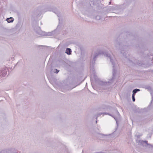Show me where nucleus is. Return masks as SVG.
Instances as JSON below:
<instances>
[{"instance_id": "obj_10", "label": "nucleus", "mask_w": 153, "mask_h": 153, "mask_svg": "<svg viewBox=\"0 0 153 153\" xmlns=\"http://www.w3.org/2000/svg\"><path fill=\"white\" fill-rule=\"evenodd\" d=\"M140 90L136 88L133 90L132 92L133 93V94H135L138 91H140Z\"/></svg>"}, {"instance_id": "obj_12", "label": "nucleus", "mask_w": 153, "mask_h": 153, "mask_svg": "<svg viewBox=\"0 0 153 153\" xmlns=\"http://www.w3.org/2000/svg\"><path fill=\"white\" fill-rule=\"evenodd\" d=\"M108 114L107 113H101L99 114H98L97 117H96V119L97 120V117H99V116H100L101 115V114Z\"/></svg>"}, {"instance_id": "obj_21", "label": "nucleus", "mask_w": 153, "mask_h": 153, "mask_svg": "<svg viewBox=\"0 0 153 153\" xmlns=\"http://www.w3.org/2000/svg\"><path fill=\"white\" fill-rule=\"evenodd\" d=\"M97 123V120L96 121V123Z\"/></svg>"}, {"instance_id": "obj_4", "label": "nucleus", "mask_w": 153, "mask_h": 153, "mask_svg": "<svg viewBox=\"0 0 153 153\" xmlns=\"http://www.w3.org/2000/svg\"><path fill=\"white\" fill-rule=\"evenodd\" d=\"M123 47V46H122V45L119 43H116L115 44V49L117 50H121V53L124 54V53L123 52L122 50V48L124 50V48ZM123 51H124V50H123Z\"/></svg>"}, {"instance_id": "obj_7", "label": "nucleus", "mask_w": 153, "mask_h": 153, "mask_svg": "<svg viewBox=\"0 0 153 153\" xmlns=\"http://www.w3.org/2000/svg\"><path fill=\"white\" fill-rule=\"evenodd\" d=\"M139 142L141 144H143V143H145L146 144H147V145L150 146L149 147H153V145H151L150 144H148V141H143V140H140L139 141Z\"/></svg>"}, {"instance_id": "obj_5", "label": "nucleus", "mask_w": 153, "mask_h": 153, "mask_svg": "<svg viewBox=\"0 0 153 153\" xmlns=\"http://www.w3.org/2000/svg\"><path fill=\"white\" fill-rule=\"evenodd\" d=\"M47 11H52L54 13H55L57 15V16L58 17H59L60 14L57 11V10H54L52 8L48 7V10H47L45 11V12Z\"/></svg>"}, {"instance_id": "obj_6", "label": "nucleus", "mask_w": 153, "mask_h": 153, "mask_svg": "<svg viewBox=\"0 0 153 153\" xmlns=\"http://www.w3.org/2000/svg\"><path fill=\"white\" fill-rule=\"evenodd\" d=\"M7 74V71L6 69L0 70V77H3Z\"/></svg>"}, {"instance_id": "obj_1", "label": "nucleus", "mask_w": 153, "mask_h": 153, "mask_svg": "<svg viewBox=\"0 0 153 153\" xmlns=\"http://www.w3.org/2000/svg\"><path fill=\"white\" fill-rule=\"evenodd\" d=\"M100 54H104V56L108 57V59H109L110 60V61L113 65V76L112 78L109 81H108V82H104V83L105 84H108L110 85L114 79V77L115 76L116 74V70L115 69V62L116 61V60L115 59H112L111 56V55L108 54L107 53H105L104 52L100 51H97L95 52L94 53L92 52L91 57V63L90 67L91 72L93 74L95 73L94 68L95 62L96 60V58L97 57L98 55Z\"/></svg>"}, {"instance_id": "obj_2", "label": "nucleus", "mask_w": 153, "mask_h": 153, "mask_svg": "<svg viewBox=\"0 0 153 153\" xmlns=\"http://www.w3.org/2000/svg\"><path fill=\"white\" fill-rule=\"evenodd\" d=\"M35 30L38 35L39 36H50L52 35V32H49L46 33L45 32L42 31L41 30L40 27H36L35 28Z\"/></svg>"}, {"instance_id": "obj_15", "label": "nucleus", "mask_w": 153, "mask_h": 153, "mask_svg": "<svg viewBox=\"0 0 153 153\" xmlns=\"http://www.w3.org/2000/svg\"><path fill=\"white\" fill-rule=\"evenodd\" d=\"M96 18L97 19H100V16H97L96 17Z\"/></svg>"}, {"instance_id": "obj_20", "label": "nucleus", "mask_w": 153, "mask_h": 153, "mask_svg": "<svg viewBox=\"0 0 153 153\" xmlns=\"http://www.w3.org/2000/svg\"><path fill=\"white\" fill-rule=\"evenodd\" d=\"M140 63H139V64H138V65H140Z\"/></svg>"}, {"instance_id": "obj_11", "label": "nucleus", "mask_w": 153, "mask_h": 153, "mask_svg": "<svg viewBox=\"0 0 153 153\" xmlns=\"http://www.w3.org/2000/svg\"><path fill=\"white\" fill-rule=\"evenodd\" d=\"M135 96V94H132V101L133 102H134L135 101V99L134 97V96Z\"/></svg>"}, {"instance_id": "obj_14", "label": "nucleus", "mask_w": 153, "mask_h": 153, "mask_svg": "<svg viewBox=\"0 0 153 153\" xmlns=\"http://www.w3.org/2000/svg\"><path fill=\"white\" fill-rule=\"evenodd\" d=\"M116 113L117 115V117H120V114L117 111H116Z\"/></svg>"}, {"instance_id": "obj_8", "label": "nucleus", "mask_w": 153, "mask_h": 153, "mask_svg": "<svg viewBox=\"0 0 153 153\" xmlns=\"http://www.w3.org/2000/svg\"><path fill=\"white\" fill-rule=\"evenodd\" d=\"M14 19L13 18L10 17L9 18H7L6 21L8 23H10L13 22Z\"/></svg>"}, {"instance_id": "obj_19", "label": "nucleus", "mask_w": 153, "mask_h": 153, "mask_svg": "<svg viewBox=\"0 0 153 153\" xmlns=\"http://www.w3.org/2000/svg\"><path fill=\"white\" fill-rule=\"evenodd\" d=\"M108 114H108L109 115H110V114H108Z\"/></svg>"}, {"instance_id": "obj_18", "label": "nucleus", "mask_w": 153, "mask_h": 153, "mask_svg": "<svg viewBox=\"0 0 153 153\" xmlns=\"http://www.w3.org/2000/svg\"><path fill=\"white\" fill-rule=\"evenodd\" d=\"M111 3V2H109V4H110Z\"/></svg>"}, {"instance_id": "obj_13", "label": "nucleus", "mask_w": 153, "mask_h": 153, "mask_svg": "<svg viewBox=\"0 0 153 153\" xmlns=\"http://www.w3.org/2000/svg\"><path fill=\"white\" fill-rule=\"evenodd\" d=\"M59 71V70L57 69H55L53 70V72L55 73H57Z\"/></svg>"}, {"instance_id": "obj_9", "label": "nucleus", "mask_w": 153, "mask_h": 153, "mask_svg": "<svg viewBox=\"0 0 153 153\" xmlns=\"http://www.w3.org/2000/svg\"><path fill=\"white\" fill-rule=\"evenodd\" d=\"M65 53L68 55H71V49L69 48H67L66 50Z\"/></svg>"}, {"instance_id": "obj_17", "label": "nucleus", "mask_w": 153, "mask_h": 153, "mask_svg": "<svg viewBox=\"0 0 153 153\" xmlns=\"http://www.w3.org/2000/svg\"><path fill=\"white\" fill-rule=\"evenodd\" d=\"M152 100L151 101V102H153V96H152Z\"/></svg>"}, {"instance_id": "obj_16", "label": "nucleus", "mask_w": 153, "mask_h": 153, "mask_svg": "<svg viewBox=\"0 0 153 153\" xmlns=\"http://www.w3.org/2000/svg\"><path fill=\"white\" fill-rule=\"evenodd\" d=\"M113 117H114V119L115 120L116 122L117 123V117H113V116H112Z\"/></svg>"}, {"instance_id": "obj_3", "label": "nucleus", "mask_w": 153, "mask_h": 153, "mask_svg": "<svg viewBox=\"0 0 153 153\" xmlns=\"http://www.w3.org/2000/svg\"><path fill=\"white\" fill-rule=\"evenodd\" d=\"M0 153H18L17 150L14 149H10L1 151Z\"/></svg>"}]
</instances>
